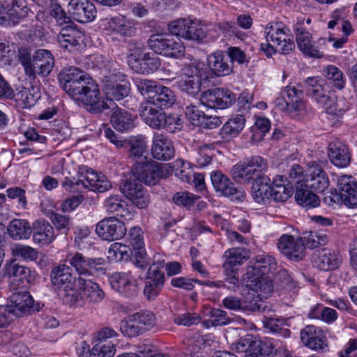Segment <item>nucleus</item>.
<instances>
[{
  "instance_id": "obj_1",
  "label": "nucleus",
  "mask_w": 357,
  "mask_h": 357,
  "mask_svg": "<svg viewBox=\"0 0 357 357\" xmlns=\"http://www.w3.org/2000/svg\"><path fill=\"white\" fill-rule=\"evenodd\" d=\"M266 43L260 45V50L267 56H271L276 52L288 54L295 48L293 36L282 23L270 22L264 29Z\"/></svg>"
},
{
  "instance_id": "obj_51",
  "label": "nucleus",
  "mask_w": 357,
  "mask_h": 357,
  "mask_svg": "<svg viewBox=\"0 0 357 357\" xmlns=\"http://www.w3.org/2000/svg\"><path fill=\"white\" fill-rule=\"evenodd\" d=\"M275 354V345L271 340L256 339L246 357H273Z\"/></svg>"
},
{
  "instance_id": "obj_28",
  "label": "nucleus",
  "mask_w": 357,
  "mask_h": 357,
  "mask_svg": "<svg viewBox=\"0 0 357 357\" xmlns=\"http://www.w3.org/2000/svg\"><path fill=\"white\" fill-rule=\"evenodd\" d=\"M151 154L158 160H169L175 154L173 142L169 137L162 133H155L152 139Z\"/></svg>"
},
{
  "instance_id": "obj_4",
  "label": "nucleus",
  "mask_w": 357,
  "mask_h": 357,
  "mask_svg": "<svg viewBox=\"0 0 357 357\" xmlns=\"http://www.w3.org/2000/svg\"><path fill=\"white\" fill-rule=\"evenodd\" d=\"M139 112L145 123L153 129H165L169 132L181 129L182 121L178 116L167 114L162 109L154 108L151 103H141Z\"/></svg>"
},
{
  "instance_id": "obj_24",
  "label": "nucleus",
  "mask_w": 357,
  "mask_h": 357,
  "mask_svg": "<svg viewBox=\"0 0 357 357\" xmlns=\"http://www.w3.org/2000/svg\"><path fill=\"white\" fill-rule=\"evenodd\" d=\"M301 340L305 346L312 350L324 352L328 349L325 332L314 325L306 326L301 330Z\"/></svg>"
},
{
  "instance_id": "obj_52",
  "label": "nucleus",
  "mask_w": 357,
  "mask_h": 357,
  "mask_svg": "<svg viewBox=\"0 0 357 357\" xmlns=\"http://www.w3.org/2000/svg\"><path fill=\"white\" fill-rule=\"evenodd\" d=\"M245 123V117L243 115H236L224 124L220 134L222 138H226L228 136L236 137L242 131Z\"/></svg>"
},
{
  "instance_id": "obj_62",
  "label": "nucleus",
  "mask_w": 357,
  "mask_h": 357,
  "mask_svg": "<svg viewBox=\"0 0 357 357\" xmlns=\"http://www.w3.org/2000/svg\"><path fill=\"white\" fill-rule=\"evenodd\" d=\"M135 85L137 90L142 96H147V101L149 102L156 89L160 85L157 82L148 79H137Z\"/></svg>"
},
{
  "instance_id": "obj_53",
  "label": "nucleus",
  "mask_w": 357,
  "mask_h": 357,
  "mask_svg": "<svg viewBox=\"0 0 357 357\" xmlns=\"http://www.w3.org/2000/svg\"><path fill=\"white\" fill-rule=\"evenodd\" d=\"M328 27L329 29L336 28L339 31H342L345 34V36H343L335 41L333 46L335 48L342 47V45L347 41V36L353 31L351 23L341 17H337L328 22Z\"/></svg>"
},
{
  "instance_id": "obj_38",
  "label": "nucleus",
  "mask_w": 357,
  "mask_h": 357,
  "mask_svg": "<svg viewBox=\"0 0 357 357\" xmlns=\"http://www.w3.org/2000/svg\"><path fill=\"white\" fill-rule=\"evenodd\" d=\"M77 286L82 291L83 299L89 302L98 303L105 297L100 286L88 278H77Z\"/></svg>"
},
{
  "instance_id": "obj_23",
  "label": "nucleus",
  "mask_w": 357,
  "mask_h": 357,
  "mask_svg": "<svg viewBox=\"0 0 357 357\" xmlns=\"http://www.w3.org/2000/svg\"><path fill=\"white\" fill-rule=\"evenodd\" d=\"M336 190L345 206L349 208L357 206V182L352 176H338Z\"/></svg>"
},
{
  "instance_id": "obj_3",
  "label": "nucleus",
  "mask_w": 357,
  "mask_h": 357,
  "mask_svg": "<svg viewBox=\"0 0 357 357\" xmlns=\"http://www.w3.org/2000/svg\"><path fill=\"white\" fill-rule=\"evenodd\" d=\"M20 61L23 66L25 75L29 79L34 80L36 75L47 77L54 66V58L47 50H36L32 56L27 52H20Z\"/></svg>"
},
{
  "instance_id": "obj_57",
  "label": "nucleus",
  "mask_w": 357,
  "mask_h": 357,
  "mask_svg": "<svg viewBox=\"0 0 357 357\" xmlns=\"http://www.w3.org/2000/svg\"><path fill=\"white\" fill-rule=\"evenodd\" d=\"M130 156L133 160L137 161H144L145 159H149L146 156L144 155L146 151V142L142 137H137L130 140L129 143Z\"/></svg>"
},
{
  "instance_id": "obj_43",
  "label": "nucleus",
  "mask_w": 357,
  "mask_h": 357,
  "mask_svg": "<svg viewBox=\"0 0 357 357\" xmlns=\"http://www.w3.org/2000/svg\"><path fill=\"white\" fill-rule=\"evenodd\" d=\"M7 231L9 236L15 240L29 239L32 234L31 225L24 219H13L8 225Z\"/></svg>"
},
{
  "instance_id": "obj_31",
  "label": "nucleus",
  "mask_w": 357,
  "mask_h": 357,
  "mask_svg": "<svg viewBox=\"0 0 357 357\" xmlns=\"http://www.w3.org/2000/svg\"><path fill=\"white\" fill-rule=\"evenodd\" d=\"M207 62L209 70L216 77L226 76L233 71V66L229 62V56L222 51H217L209 54Z\"/></svg>"
},
{
  "instance_id": "obj_25",
  "label": "nucleus",
  "mask_w": 357,
  "mask_h": 357,
  "mask_svg": "<svg viewBox=\"0 0 357 357\" xmlns=\"http://www.w3.org/2000/svg\"><path fill=\"white\" fill-rule=\"evenodd\" d=\"M306 176L307 177L304 181H300L304 183L314 192L322 193L329 186L330 182L326 172L320 165L315 162L309 164Z\"/></svg>"
},
{
  "instance_id": "obj_42",
  "label": "nucleus",
  "mask_w": 357,
  "mask_h": 357,
  "mask_svg": "<svg viewBox=\"0 0 357 357\" xmlns=\"http://www.w3.org/2000/svg\"><path fill=\"white\" fill-rule=\"evenodd\" d=\"M175 101L176 97L174 91L169 87L160 84L149 102H144V103H151L152 107L156 106L162 109L170 107L174 104Z\"/></svg>"
},
{
  "instance_id": "obj_40",
  "label": "nucleus",
  "mask_w": 357,
  "mask_h": 357,
  "mask_svg": "<svg viewBox=\"0 0 357 357\" xmlns=\"http://www.w3.org/2000/svg\"><path fill=\"white\" fill-rule=\"evenodd\" d=\"M295 188V199L299 205L307 208H314L319 205L320 200L318 196L304 183L298 181Z\"/></svg>"
},
{
  "instance_id": "obj_20",
  "label": "nucleus",
  "mask_w": 357,
  "mask_h": 357,
  "mask_svg": "<svg viewBox=\"0 0 357 357\" xmlns=\"http://www.w3.org/2000/svg\"><path fill=\"white\" fill-rule=\"evenodd\" d=\"M211 183L216 192L222 195L240 200L245 196L241 188L237 187L220 170L211 172Z\"/></svg>"
},
{
  "instance_id": "obj_48",
  "label": "nucleus",
  "mask_w": 357,
  "mask_h": 357,
  "mask_svg": "<svg viewBox=\"0 0 357 357\" xmlns=\"http://www.w3.org/2000/svg\"><path fill=\"white\" fill-rule=\"evenodd\" d=\"M300 241L304 245V249L317 248L319 246L325 245L329 240L328 235L321 230L317 231H306L299 237Z\"/></svg>"
},
{
  "instance_id": "obj_46",
  "label": "nucleus",
  "mask_w": 357,
  "mask_h": 357,
  "mask_svg": "<svg viewBox=\"0 0 357 357\" xmlns=\"http://www.w3.org/2000/svg\"><path fill=\"white\" fill-rule=\"evenodd\" d=\"M160 65V59L156 53L146 52L139 63L132 66V70L137 73L150 74L158 70Z\"/></svg>"
},
{
  "instance_id": "obj_10",
  "label": "nucleus",
  "mask_w": 357,
  "mask_h": 357,
  "mask_svg": "<svg viewBox=\"0 0 357 357\" xmlns=\"http://www.w3.org/2000/svg\"><path fill=\"white\" fill-rule=\"evenodd\" d=\"M9 304L3 305L12 319V316L23 317L38 312L43 305L39 303H34V301L26 291L13 293L9 298Z\"/></svg>"
},
{
  "instance_id": "obj_33",
  "label": "nucleus",
  "mask_w": 357,
  "mask_h": 357,
  "mask_svg": "<svg viewBox=\"0 0 357 357\" xmlns=\"http://www.w3.org/2000/svg\"><path fill=\"white\" fill-rule=\"evenodd\" d=\"M33 241L41 245L50 244L55 238L54 230L51 224L44 220H35L31 225Z\"/></svg>"
},
{
  "instance_id": "obj_59",
  "label": "nucleus",
  "mask_w": 357,
  "mask_h": 357,
  "mask_svg": "<svg viewBox=\"0 0 357 357\" xmlns=\"http://www.w3.org/2000/svg\"><path fill=\"white\" fill-rule=\"evenodd\" d=\"M115 345L112 340L97 341L91 351V357H113Z\"/></svg>"
},
{
  "instance_id": "obj_61",
  "label": "nucleus",
  "mask_w": 357,
  "mask_h": 357,
  "mask_svg": "<svg viewBox=\"0 0 357 357\" xmlns=\"http://www.w3.org/2000/svg\"><path fill=\"white\" fill-rule=\"evenodd\" d=\"M39 96L32 93L28 89L23 88L17 93H14L13 99L17 103L18 106L22 108H29L33 106Z\"/></svg>"
},
{
  "instance_id": "obj_21",
  "label": "nucleus",
  "mask_w": 357,
  "mask_h": 357,
  "mask_svg": "<svg viewBox=\"0 0 357 357\" xmlns=\"http://www.w3.org/2000/svg\"><path fill=\"white\" fill-rule=\"evenodd\" d=\"M84 39V31L79 29L73 22L63 26L57 36L60 47L69 51L80 48Z\"/></svg>"
},
{
  "instance_id": "obj_11",
  "label": "nucleus",
  "mask_w": 357,
  "mask_h": 357,
  "mask_svg": "<svg viewBox=\"0 0 357 357\" xmlns=\"http://www.w3.org/2000/svg\"><path fill=\"white\" fill-rule=\"evenodd\" d=\"M172 34L187 40L202 41L206 37V28L188 19H178L168 24Z\"/></svg>"
},
{
  "instance_id": "obj_2",
  "label": "nucleus",
  "mask_w": 357,
  "mask_h": 357,
  "mask_svg": "<svg viewBox=\"0 0 357 357\" xmlns=\"http://www.w3.org/2000/svg\"><path fill=\"white\" fill-rule=\"evenodd\" d=\"M78 178L66 177L62 187L70 192H82L84 189L102 193L112 188V183L105 176H100L93 169L86 168Z\"/></svg>"
},
{
  "instance_id": "obj_44",
  "label": "nucleus",
  "mask_w": 357,
  "mask_h": 357,
  "mask_svg": "<svg viewBox=\"0 0 357 357\" xmlns=\"http://www.w3.org/2000/svg\"><path fill=\"white\" fill-rule=\"evenodd\" d=\"M248 282H250L249 284L251 287V289L253 292L252 296H255L257 294V296L260 298H266L273 291V284L272 280L268 276H259L256 278L246 279Z\"/></svg>"
},
{
  "instance_id": "obj_16",
  "label": "nucleus",
  "mask_w": 357,
  "mask_h": 357,
  "mask_svg": "<svg viewBox=\"0 0 357 357\" xmlns=\"http://www.w3.org/2000/svg\"><path fill=\"white\" fill-rule=\"evenodd\" d=\"M236 95L228 89L215 88L202 93L200 102L208 108L225 109L236 102Z\"/></svg>"
},
{
  "instance_id": "obj_22",
  "label": "nucleus",
  "mask_w": 357,
  "mask_h": 357,
  "mask_svg": "<svg viewBox=\"0 0 357 357\" xmlns=\"http://www.w3.org/2000/svg\"><path fill=\"white\" fill-rule=\"evenodd\" d=\"M102 239L112 241L123 238L126 233L124 223L116 218H107L100 221L96 228Z\"/></svg>"
},
{
  "instance_id": "obj_19",
  "label": "nucleus",
  "mask_w": 357,
  "mask_h": 357,
  "mask_svg": "<svg viewBox=\"0 0 357 357\" xmlns=\"http://www.w3.org/2000/svg\"><path fill=\"white\" fill-rule=\"evenodd\" d=\"M121 192L138 208H146L150 202V195L142 184L135 180L126 179L120 186Z\"/></svg>"
},
{
  "instance_id": "obj_54",
  "label": "nucleus",
  "mask_w": 357,
  "mask_h": 357,
  "mask_svg": "<svg viewBox=\"0 0 357 357\" xmlns=\"http://www.w3.org/2000/svg\"><path fill=\"white\" fill-rule=\"evenodd\" d=\"M48 15L54 20L56 25L64 26L73 21L62 6L56 1H52L47 10Z\"/></svg>"
},
{
  "instance_id": "obj_17",
  "label": "nucleus",
  "mask_w": 357,
  "mask_h": 357,
  "mask_svg": "<svg viewBox=\"0 0 357 357\" xmlns=\"http://www.w3.org/2000/svg\"><path fill=\"white\" fill-rule=\"evenodd\" d=\"M109 284L112 289L128 299L137 298L139 293L137 281L130 273L113 274L109 278Z\"/></svg>"
},
{
  "instance_id": "obj_8",
  "label": "nucleus",
  "mask_w": 357,
  "mask_h": 357,
  "mask_svg": "<svg viewBox=\"0 0 357 357\" xmlns=\"http://www.w3.org/2000/svg\"><path fill=\"white\" fill-rule=\"evenodd\" d=\"M74 100L78 101L91 113L99 114L110 109L111 106L101 100V93L95 80L91 77L85 84L81 86L73 96Z\"/></svg>"
},
{
  "instance_id": "obj_32",
  "label": "nucleus",
  "mask_w": 357,
  "mask_h": 357,
  "mask_svg": "<svg viewBox=\"0 0 357 357\" xmlns=\"http://www.w3.org/2000/svg\"><path fill=\"white\" fill-rule=\"evenodd\" d=\"M328 155L332 164L337 167L344 168L350 164L351 153L349 148L338 139L329 143Z\"/></svg>"
},
{
  "instance_id": "obj_34",
  "label": "nucleus",
  "mask_w": 357,
  "mask_h": 357,
  "mask_svg": "<svg viewBox=\"0 0 357 357\" xmlns=\"http://www.w3.org/2000/svg\"><path fill=\"white\" fill-rule=\"evenodd\" d=\"M271 181L267 175L256 177L252 183L251 193L254 201L260 204H267L271 199Z\"/></svg>"
},
{
  "instance_id": "obj_64",
  "label": "nucleus",
  "mask_w": 357,
  "mask_h": 357,
  "mask_svg": "<svg viewBox=\"0 0 357 357\" xmlns=\"http://www.w3.org/2000/svg\"><path fill=\"white\" fill-rule=\"evenodd\" d=\"M15 51L7 41H0V65L10 66L15 58Z\"/></svg>"
},
{
  "instance_id": "obj_26",
  "label": "nucleus",
  "mask_w": 357,
  "mask_h": 357,
  "mask_svg": "<svg viewBox=\"0 0 357 357\" xmlns=\"http://www.w3.org/2000/svg\"><path fill=\"white\" fill-rule=\"evenodd\" d=\"M68 12L71 17L80 23L93 21L97 13L95 6L89 0H70Z\"/></svg>"
},
{
  "instance_id": "obj_27",
  "label": "nucleus",
  "mask_w": 357,
  "mask_h": 357,
  "mask_svg": "<svg viewBox=\"0 0 357 357\" xmlns=\"http://www.w3.org/2000/svg\"><path fill=\"white\" fill-rule=\"evenodd\" d=\"M277 245L280 252L289 259L300 261L304 257V245L299 238L283 234L278 239Z\"/></svg>"
},
{
  "instance_id": "obj_9",
  "label": "nucleus",
  "mask_w": 357,
  "mask_h": 357,
  "mask_svg": "<svg viewBox=\"0 0 357 357\" xmlns=\"http://www.w3.org/2000/svg\"><path fill=\"white\" fill-rule=\"evenodd\" d=\"M165 259L160 254H155L150 265L146 278L144 294L148 300L154 299L163 287L165 274L161 271L164 268Z\"/></svg>"
},
{
  "instance_id": "obj_29",
  "label": "nucleus",
  "mask_w": 357,
  "mask_h": 357,
  "mask_svg": "<svg viewBox=\"0 0 357 357\" xmlns=\"http://www.w3.org/2000/svg\"><path fill=\"white\" fill-rule=\"evenodd\" d=\"M52 284L61 291H66L74 287L77 279L72 273V268L66 264L54 267L50 273Z\"/></svg>"
},
{
  "instance_id": "obj_47",
  "label": "nucleus",
  "mask_w": 357,
  "mask_h": 357,
  "mask_svg": "<svg viewBox=\"0 0 357 357\" xmlns=\"http://www.w3.org/2000/svg\"><path fill=\"white\" fill-rule=\"evenodd\" d=\"M107 28L123 36L131 37L136 33L134 24L124 16L111 18L107 22Z\"/></svg>"
},
{
  "instance_id": "obj_15",
  "label": "nucleus",
  "mask_w": 357,
  "mask_h": 357,
  "mask_svg": "<svg viewBox=\"0 0 357 357\" xmlns=\"http://www.w3.org/2000/svg\"><path fill=\"white\" fill-rule=\"evenodd\" d=\"M91 77L85 71L75 66L65 67L58 75L61 86L70 97Z\"/></svg>"
},
{
  "instance_id": "obj_5",
  "label": "nucleus",
  "mask_w": 357,
  "mask_h": 357,
  "mask_svg": "<svg viewBox=\"0 0 357 357\" xmlns=\"http://www.w3.org/2000/svg\"><path fill=\"white\" fill-rule=\"evenodd\" d=\"M132 172L135 178L146 185L157 184L161 178H167L172 174L167 164H160L151 159L137 161L132 165Z\"/></svg>"
},
{
  "instance_id": "obj_14",
  "label": "nucleus",
  "mask_w": 357,
  "mask_h": 357,
  "mask_svg": "<svg viewBox=\"0 0 357 357\" xmlns=\"http://www.w3.org/2000/svg\"><path fill=\"white\" fill-rule=\"evenodd\" d=\"M266 161L261 156L251 157L243 164L234 165L231 172L234 178L240 181L249 182L256 177L266 175L263 172L266 169Z\"/></svg>"
},
{
  "instance_id": "obj_55",
  "label": "nucleus",
  "mask_w": 357,
  "mask_h": 357,
  "mask_svg": "<svg viewBox=\"0 0 357 357\" xmlns=\"http://www.w3.org/2000/svg\"><path fill=\"white\" fill-rule=\"evenodd\" d=\"M278 181H273L271 183V199L275 202H283L292 195L294 188L290 182L287 184H279Z\"/></svg>"
},
{
  "instance_id": "obj_58",
  "label": "nucleus",
  "mask_w": 357,
  "mask_h": 357,
  "mask_svg": "<svg viewBox=\"0 0 357 357\" xmlns=\"http://www.w3.org/2000/svg\"><path fill=\"white\" fill-rule=\"evenodd\" d=\"M207 315L208 318L204 320L207 327L220 326L229 324L231 319L228 317L227 312L219 308L211 309Z\"/></svg>"
},
{
  "instance_id": "obj_63",
  "label": "nucleus",
  "mask_w": 357,
  "mask_h": 357,
  "mask_svg": "<svg viewBox=\"0 0 357 357\" xmlns=\"http://www.w3.org/2000/svg\"><path fill=\"white\" fill-rule=\"evenodd\" d=\"M14 257L24 260L35 261L38 258V252L36 249L26 245L17 244L12 248Z\"/></svg>"
},
{
  "instance_id": "obj_7",
  "label": "nucleus",
  "mask_w": 357,
  "mask_h": 357,
  "mask_svg": "<svg viewBox=\"0 0 357 357\" xmlns=\"http://www.w3.org/2000/svg\"><path fill=\"white\" fill-rule=\"evenodd\" d=\"M181 73L184 78L178 82V87L192 97L199 94L202 81L208 79L205 65L201 62L185 64L181 68Z\"/></svg>"
},
{
  "instance_id": "obj_36",
  "label": "nucleus",
  "mask_w": 357,
  "mask_h": 357,
  "mask_svg": "<svg viewBox=\"0 0 357 357\" xmlns=\"http://www.w3.org/2000/svg\"><path fill=\"white\" fill-rule=\"evenodd\" d=\"M249 257V251L245 248H234L225 251L223 258L225 262L223 268L227 275L232 273L238 269L244 260Z\"/></svg>"
},
{
  "instance_id": "obj_35",
  "label": "nucleus",
  "mask_w": 357,
  "mask_h": 357,
  "mask_svg": "<svg viewBox=\"0 0 357 357\" xmlns=\"http://www.w3.org/2000/svg\"><path fill=\"white\" fill-rule=\"evenodd\" d=\"M116 75H111L106 77L105 91L107 100H121L127 97L130 93V85L126 82H118L115 78Z\"/></svg>"
},
{
  "instance_id": "obj_56",
  "label": "nucleus",
  "mask_w": 357,
  "mask_h": 357,
  "mask_svg": "<svg viewBox=\"0 0 357 357\" xmlns=\"http://www.w3.org/2000/svg\"><path fill=\"white\" fill-rule=\"evenodd\" d=\"M127 204L119 195H114L107 197L104 202V207L108 213H116L123 217L128 213Z\"/></svg>"
},
{
  "instance_id": "obj_12",
  "label": "nucleus",
  "mask_w": 357,
  "mask_h": 357,
  "mask_svg": "<svg viewBox=\"0 0 357 357\" xmlns=\"http://www.w3.org/2000/svg\"><path fill=\"white\" fill-rule=\"evenodd\" d=\"M147 43L149 48L156 54L175 58L184 54L185 47L181 42L169 38L165 33L152 34Z\"/></svg>"
},
{
  "instance_id": "obj_39",
  "label": "nucleus",
  "mask_w": 357,
  "mask_h": 357,
  "mask_svg": "<svg viewBox=\"0 0 357 357\" xmlns=\"http://www.w3.org/2000/svg\"><path fill=\"white\" fill-rule=\"evenodd\" d=\"M283 93L289 99L286 112L292 116H298L305 108V102L303 100V91L295 86L289 85L284 88Z\"/></svg>"
},
{
  "instance_id": "obj_41",
  "label": "nucleus",
  "mask_w": 357,
  "mask_h": 357,
  "mask_svg": "<svg viewBox=\"0 0 357 357\" xmlns=\"http://www.w3.org/2000/svg\"><path fill=\"white\" fill-rule=\"evenodd\" d=\"M315 262L320 270L327 271L338 268L342 263V257L338 251L324 248L319 252Z\"/></svg>"
},
{
  "instance_id": "obj_49",
  "label": "nucleus",
  "mask_w": 357,
  "mask_h": 357,
  "mask_svg": "<svg viewBox=\"0 0 357 357\" xmlns=\"http://www.w3.org/2000/svg\"><path fill=\"white\" fill-rule=\"evenodd\" d=\"M5 3L13 24H17L20 19L27 17L30 12L26 0H5Z\"/></svg>"
},
{
  "instance_id": "obj_60",
  "label": "nucleus",
  "mask_w": 357,
  "mask_h": 357,
  "mask_svg": "<svg viewBox=\"0 0 357 357\" xmlns=\"http://www.w3.org/2000/svg\"><path fill=\"white\" fill-rule=\"evenodd\" d=\"M128 48L129 54L128 56V63L132 69V66L139 63L146 52H144L146 48L140 43L135 40L128 42Z\"/></svg>"
},
{
  "instance_id": "obj_45",
  "label": "nucleus",
  "mask_w": 357,
  "mask_h": 357,
  "mask_svg": "<svg viewBox=\"0 0 357 357\" xmlns=\"http://www.w3.org/2000/svg\"><path fill=\"white\" fill-rule=\"evenodd\" d=\"M322 75L325 77L326 84L337 90H342L347 83L343 72L334 65H328L324 68Z\"/></svg>"
},
{
  "instance_id": "obj_50",
  "label": "nucleus",
  "mask_w": 357,
  "mask_h": 357,
  "mask_svg": "<svg viewBox=\"0 0 357 357\" xmlns=\"http://www.w3.org/2000/svg\"><path fill=\"white\" fill-rule=\"evenodd\" d=\"M4 275L13 282L29 281L31 271L28 267L13 261L5 265Z\"/></svg>"
},
{
  "instance_id": "obj_30",
  "label": "nucleus",
  "mask_w": 357,
  "mask_h": 357,
  "mask_svg": "<svg viewBox=\"0 0 357 357\" xmlns=\"http://www.w3.org/2000/svg\"><path fill=\"white\" fill-rule=\"evenodd\" d=\"M294 30L298 47L303 54L314 58H321L324 56L323 52L312 43L311 35L302 23H296Z\"/></svg>"
},
{
  "instance_id": "obj_18",
  "label": "nucleus",
  "mask_w": 357,
  "mask_h": 357,
  "mask_svg": "<svg viewBox=\"0 0 357 357\" xmlns=\"http://www.w3.org/2000/svg\"><path fill=\"white\" fill-rule=\"evenodd\" d=\"M275 268V260L271 255L264 253L257 255L249 262L243 279L245 280V279L256 278V276L268 275L273 273Z\"/></svg>"
},
{
  "instance_id": "obj_37",
  "label": "nucleus",
  "mask_w": 357,
  "mask_h": 357,
  "mask_svg": "<svg viewBox=\"0 0 357 357\" xmlns=\"http://www.w3.org/2000/svg\"><path fill=\"white\" fill-rule=\"evenodd\" d=\"M111 106L112 114L110 122L113 127L121 132H128L135 127L134 119L128 111L119 108L118 106Z\"/></svg>"
},
{
  "instance_id": "obj_13",
  "label": "nucleus",
  "mask_w": 357,
  "mask_h": 357,
  "mask_svg": "<svg viewBox=\"0 0 357 357\" xmlns=\"http://www.w3.org/2000/svg\"><path fill=\"white\" fill-rule=\"evenodd\" d=\"M66 261L75 268L79 275L77 278H86L104 271L103 259L89 258L79 252L68 255Z\"/></svg>"
},
{
  "instance_id": "obj_6",
  "label": "nucleus",
  "mask_w": 357,
  "mask_h": 357,
  "mask_svg": "<svg viewBox=\"0 0 357 357\" xmlns=\"http://www.w3.org/2000/svg\"><path fill=\"white\" fill-rule=\"evenodd\" d=\"M156 324L155 314L147 310H142L122 320L120 331L128 337L139 336L151 330Z\"/></svg>"
}]
</instances>
